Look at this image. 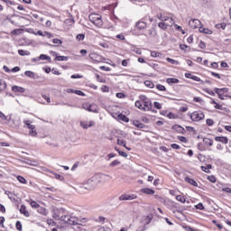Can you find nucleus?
Here are the masks:
<instances>
[{"mask_svg":"<svg viewBox=\"0 0 231 231\" xmlns=\"http://www.w3.org/2000/svg\"><path fill=\"white\" fill-rule=\"evenodd\" d=\"M122 66H124L125 68H127V66H129V60H122Z\"/></svg>","mask_w":231,"mask_h":231,"instance_id":"6e6d98bb","label":"nucleus"},{"mask_svg":"<svg viewBox=\"0 0 231 231\" xmlns=\"http://www.w3.org/2000/svg\"><path fill=\"white\" fill-rule=\"evenodd\" d=\"M56 180H60V181H62L64 180V177L60 174L53 173Z\"/></svg>","mask_w":231,"mask_h":231,"instance_id":"a18cd8bd","label":"nucleus"},{"mask_svg":"<svg viewBox=\"0 0 231 231\" xmlns=\"http://www.w3.org/2000/svg\"><path fill=\"white\" fill-rule=\"evenodd\" d=\"M12 91H14V93H24V91H26V89H24V88H23V87L13 86Z\"/></svg>","mask_w":231,"mask_h":231,"instance_id":"dca6fc26","label":"nucleus"},{"mask_svg":"<svg viewBox=\"0 0 231 231\" xmlns=\"http://www.w3.org/2000/svg\"><path fill=\"white\" fill-rule=\"evenodd\" d=\"M31 207L32 208H41V206L37 202H35V201H32L31 202Z\"/></svg>","mask_w":231,"mask_h":231,"instance_id":"79ce46f5","label":"nucleus"},{"mask_svg":"<svg viewBox=\"0 0 231 231\" xmlns=\"http://www.w3.org/2000/svg\"><path fill=\"white\" fill-rule=\"evenodd\" d=\"M135 27L137 30H145V28H147V23L139 21L135 23Z\"/></svg>","mask_w":231,"mask_h":231,"instance_id":"ddd939ff","label":"nucleus"},{"mask_svg":"<svg viewBox=\"0 0 231 231\" xmlns=\"http://www.w3.org/2000/svg\"><path fill=\"white\" fill-rule=\"evenodd\" d=\"M20 212L21 214H23L25 217H30V213L28 212V210H26V207L24 205L21 206Z\"/></svg>","mask_w":231,"mask_h":231,"instance_id":"393cba45","label":"nucleus"},{"mask_svg":"<svg viewBox=\"0 0 231 231\" xmlns=\"http://www.w3.org/2000/svg\"><path fill=\"white\" fill-rule=\"evenodd\" d=\"M166 21H170V24H171V26L174 24V19H172V17L163 15L162 23H166Z\"/></svg>","mask_w":231,"mask_h":231,"instance_id":"bb28decb","label":"nucleus"},{"mask_svg":"<svg viewBox=\"0 0 231 231\" xmlns=\"http://www.w3.org/2000/svg\"><path fill=\"white\" fill-rule=\"evenodd\" d=\"M184 228H185L186 231H196V229H194V228H192L189 226H184Z\"/></svg>","mask_w":231,"mask_h":231,"instance_id":"774afa93","label":"nucleus"},{"mask_svg":"<svg viewBox=\"0 0 231 231\" xmlns=\"http://www.w3.org/2000/svg\"><path fill=\"white\" fill-rule=\"evenodd\" d=\"M82 107L86 110V111H89L90 113H97V108H93V106L85 103L82 105Z\"/></svg>","mask_w":231,"mask_h":231,"instance_id":"4468645a","label":"nucleus"},{"mask_svg":"<svg viewBox=\"0 0 231 231\" xmlns=\"http://www.w3.org/2000/svg\"><path fill=\"white\" fill-rule=\"evenodd\" d=\"M25 77H29V79H35V73L30 70H26L24 72Z\"/></svg>","mask_w":231,"mask_h":231,"instance_id":"c85d7f7f","label":"nucleus"},{"mask_svg":"<svg viewBox=\"0 0 231 231\" xmlns=\"http://www.w3.org/2000/svg\"><path fill=\"white\" fill-rule=\"evenodd\" d=\"M70 79H82V76L79 74H74L70 77Z\"/></svg>","mask_w":231,"mask_h":231,"instance_id":"69168bd1","label":"nucleus"},{"mask_svg":"<svg viewBox=\"0 0 231 231\" xmlns=\"http://www.w3.org/2000/svg\"><path fill=\"white\" fill-rule=\"evenodd\" d=\"M216 142H220L221 143H228V138L224 136H217L215 137Z\"/></svg>","mask_w":231,"mask_h":231,"instance_id":"5701e85b","label":"nucleus"},{"mask_svg":"<svg viewBox=\"0 0 231 231\" xmlns=\"http://www.w3.org/2000/svg\"><path fill=\"white\" fill-rule=\"evenodd\" d=\"M39 59H40V60H51V58L45 54L40 55Z\"/></svg>","mask_w":231,"mask_h":231,"instance_id":"2f4dec72","label":"nucleus"},{"mask_svg":"<svg viewBox=\"0 0 231 231\" xmlns=\"http://www.w3.org/2000/svg\"><path fill=\"white\" fill-rule=\"evenodd\" d=\"M226 91H228L226 88H215V92L217 93L220 100H225V96H223V93H226Z\"/></svg>","mask_w":231,"mask_h":231,"instance_id":"f8f14e48","label":"nucleus"},{"mask_svg":"<svg viewBox=\"0 0 231 231\" xmlns=\"http://www.w3.org/2000/svg\"><path fill=\"white\" fill-rule=\"evenodd\" d=\"M5 89H6V83L3 79H0V91H5Z\"/></svg>","mask_w":231,"mask_h":231,"instance_id":"7c9ffc66","label":"nucleus"},{"mask_svg":"<svg viewBox=\"0 0 231 231\" xmlns=\"http://www.w3.org/2000/svg\"><path fill=\"white\" fill-rule=\"evenodd\" d=\"M153 106L155 109H162V104H160V102H154Z\"/></svg>","mask_w":231,"mask_h":231,"instance_id":"864d4df0","label":"nucleus"},{"mask_svg":"<svg viewBox=\"0 0 231 231\" xmlns=\"http://www.w3.org/2000/svg\"><path fill=\"white\" fill-rule=\"evenodd\" d=\"M24 125H26L27 128L30 129V134L31 136H37V131L35 130V125H32V121L30 120H24L23 121Z\"/></svg>","mask_w":231,"mask_h":231,"instance_id":"423d86ee","label":"nucleus"},{"mask_svg":"<svg viewBox=\"0 0 231 231\" xmlns=\"http://www.w3.org/2000/svg\"><path fill=\"white\" fill-rule=\"evenodd\" d=\"M84 37H85L84 34H78L76 39L77 41H84Z\"/></svg>","mask_w":231,"mask_h":231,"instance_id":"13d9d810","label":"nucleus"},{"mask_svg":"<svg viewBox=\"0 0 231 231\" xmlns=\"http://www.w3.org/2000/svg\"><path fill=\"white\" fill-rule=\"evenodd\" d=\"M88 17L91 23L95 24L97 28H101L102 24H104L100 14H92Z\"/></svg>","mask_w":231,"mask_h":231,"instance_id":"7ed1b4c3","label":"nucleus"},{"mask_svg":"<svg viewBox=\"0 0 231 231\" xmlns=\"http://www.w3.org/2000/svg\"><path fill=\"white\" fill-rule=\"evenodd\" d=\"M68 211L62 208H59L54 209L53 217L54 219H59L60 221H62V217L67 216Z\"/></svg>","mask_w":231,"mask_h":231,"instance_id":"20e7f679","label":"nucleus"},{"mask_svg":"<svg viewBox=\"0 0 231 231\" xmlns=\"http://www.w3.org/2000/svg\"><path fill=\"white\" fill-rule=\"evenodd\" d=\"M147 100H149V98H147V97H145V96H140V100H139V102H145V101H147Z\"/></svg>","mask_w":231,"mask_h":231,"instance_id":"bf43d9fd","label":"nucleus"},{"mask_svg":"<svg viewBox=\"0 0 231 231\" xmlns=\"http://www.w3.org/2000/svg\"><path fill=\"white\" fill-rule=\"evenodd\" d=\"M116 120H118V122H125L127 124V122H129V118L123 114H118L117 116L116 117Z\"/></svg>","mask_w":231,"mask_h":231,"instance_id":"2eb2a0df","label":"nucleus"},{"mask_svg":"<svg viewBox=\"0 0 231 231\" xmlns=\"http://www.w3.org/2000/svg\"><path fill=\"white\" fill-rule=\"evenodd\" d=\"M97 82H101L102 84H106V80L104 78H100V75L97 74Z\"/></svg>","mask_w":231,"mask_h":231,"instance_id":"37998d69","label":"nucleus"},{"mask_svg":"<svg viewBox=\"0 0 231 231\" xmlns=\"http://www.w3.org/2000/svg\"><path fill=\"white\" fill-rule=\"evenodd\" d=\"M109 175H106L104 173L96 174L95 176L88 179L86 182L87 187H84L87 190H93L98 183H102L104 181H107Z\"/></svg>","mask_w":231,"mask_h":231,"instance_id":"f257e3e1","label":"nucleus"},{"mask_svg":"<svg viewBox=\"0 0 231 231\" xmlns=\"http://www.w3.org/2000/svg\"><path fill=\"white\" fill-rule=\"evenodd\" d=\"M15 226L17 230H23V224H21V221H17Z\"/></svg>","mask_w":231,"mask_h":231,"instance_id":"49530a36","label":"nucleus"},{"mask_svg":"<svg viewBox=\"0 0 231 231\" xmlns=\"http://www.w3.org/2000/svg\"><path fill=\"white\" fill-rule=\"evenodd\" d=\"M179 140H180V142H182L183 143H187V138H186V137L180 136V137H179Z\"/></svg>","mask_w":231,"mask_h":231,"instance_id":"0e129e2a","label":"nucleus"},{"mask_svg":"<svg viewBox=\"0 0 231 231\" xmlns=\"http://www.w3.org/2000/svg\"><path fill=\"white\" fill-rule=\"evenodd\" d=\"M203 143H204L207 147H212V145H214V141H212V139L204 138V139H203Z\"/></svg>","mask_w":231,"mask_h":231,"instance_id":"b1692460","label":"nucleus"},{"mask_svg":"<svg viewBox=\"0 0 231 231\" xmlns=\"http://www.w3.org/2000/svg\"><path fill=\"white\" fill-rule=\"evenodd\" d=\"M177 201H180V203H185L187 200L185 199V197L181 196V195H178L176 197Z\"/></svg>","mask_w":231,"mask_h":231,"instance_id":"c9c22d12","label":"nucleus"},{"mask_svg":"<svg viewBox=\"0 0 231 231\" xmlns=\"http://www.w3.org/2000/svg\"><path fill=\"white\" fill-rule=\"evenodd\" d=\"M101 91H103V93H107V92H109V87H107V86H102V87H101Z\"/></svg>","mask_w":231,"mask_h":231,"instance_id":"09e8293b","label":"nucleus"},{"mask_svg":"<svg viewBox=\"0 0 231 231\" xmlns=\"http://www.w3.org/2000/svg\"><path fill=\"white\" fill-rule=\"evenodd\" d=\"M143 111H151V108L152 107V103L150 99L146 101H143Z\"/></svg>","mask_w":231,"mask_h":231,"instance_id":"9b49d317","label":"nucleus"},{"mask_svg":"<svg viewBox=\"0 0 231 231\" xmlns=\"http://www.w3.org/2000/svg\"><path fill=\"white\" fill-rule=\"evenodd\" d=\"M187 42H189V44H192V42H194V36L190 35L189 37H188Z\"/></svg>","mask_w":231,"mask_h":231,"instance_id":"3c124183","label":"nucleus"},{"mask_svg":"<svg viewBox=\"0 0 231 231\" xmlns=\"http://www.w3.org/2000/svg\"><path fill=\"white\" fill-rule=\"evenodd\" d=\"M144 85L146 86V88H154V83H152V81L151 80L144 81Z\"/></svg>","mask_w":231,"mask_h":231,"instance_id":"72a5a7b5","label":"nucleus"},{"mask_svg":"<svg viewBox=\"0 0 231 231\" xmlns=\"http://www.w3.org/2000/svg\"><path fill=\"white\" fill-rule=\"evenodd\" d=\"M17 180L20 183H23V185H26L28 182L26 181V179L24 177L18 175Z\"/></svg>","mask_w":231,"mask_h":231,"instance_id":"c756f323","label":"nucleus"},{"mask_svg":"<svg viewBox=\"0 0 231 231\" xmlns=\"http://www.w3.org/2000/svg\"><path fill=\"white\" fill-rule=\"evenodd\" d=\"M199 32L200 33H205L206 35H212V31H210L208 28L199 27Z\"/></svg>","mask_w":231,"mask_h":231,"instance_id":"6ab92c4d","label":"nucleus"},{"mask_svg":"<svg viewBox=\"0 0 231 231\" xmlns=\"http://www.w3.org/2000/svg\"><path fill=\"white\" fill-rule=\"evenodd\" d=\"M142 104L143 103L140 100L135 101V107H137L138 109H141V111H143V106H142Z\"/></svg>","mask_w":231,"mask_h":231,"instance_id":"f704fd0d","label":"nucleus"},{"mask_svg":"<svg viewBox=\"0 0 231 231\" xmlns=\"http://www.w3.org/2000/svg\"><path fill=\"white\" fill-rule=\"evenodd\" d=\"M208 180V181H210L211 183H216V177L214 175H209L207 178Z\"/></svg>","mask_w":231,"mask_h":231,"instance_id":"ea45409f","label":"nucleus"},{"mask_svg":"<svg viewBox=\"0 0 231 231\" xmlns=\"http://www.w3.org/2000/svg\"><path fill=\"white\" fill-rule=\"evenodd\" d=\"M206 124H207V125L212 126V125H214V120L207 119Z\"/></svg>","mask_w":231,"mask_h":231,"instance_id":"5fc2aeb1","label":"nucleus"},{"mask_svg":"<svg viewBox=\"0 0 231 231\" xmlns=\"http://www.w3.org/2000/svg\"><path fill=\"white\" fill-rule=\"evenodd\" d=\"M120 165V161L118 160H116V161H113L110 164H109V167H116Z\"/></svg>","mask_w":231,"mask_h":231,"instance_id":"58836bf2","label":"nucleus"},{"mask_svg":"<svg viewBox=\"0 0 231 231\" xmlns=\"http://www.w3.org/2000/svg\"><path fill=\"white\" fill-rule=\"evenodd\" d=\"M118 154H119V156H123V158H127V153H125L123 151H118Z\"/></svg>","mask_w":231,"mask_h":231,"instance_id":"052dcab7","label":"nucleus"},{"mask_svg":"<svg viewBox=\"0 0 231 231\" xmlns=\"http://www.w3.org/2000/svg\"><path fill=\"white\" fill-rule=\"evenodd\" d=\"M167 84H169L170 86H172V84H179L180 83V79H174V78H168L166 79Z\"/></svg>","mask_w":231,"mask_h":231,"instance_id":"aec40b11","label":"nucleus"},{"mask_svg":"<svg viewBox=\"0 0 231 231\" xmlns=\"http://www.w3.org/2000/svg\"><path fill=\"white\" fill-rule=\"evenodd\" d=\"M189 25L190 26V28H192L193 30H196V29H199L201 27V22L198 19H193V20H190L189 22Z\"/></svg>","mask_w":231,"mask_h":231,"instance_id":"6e6552de","label":"nucleus"},{"mask_svg":"<svg viewBox=\"0 0 231 231\" xmlns=\"http://www.w3.org/2000/svg\"><path fill=\"white\" fill-rule=\"evenodd\" d=\"M134 125L137 127L138 129H145V125L141 123L138 120L134 121Z\"/></svg>","mask_w":231,"mask_h":231,"instance_id":"a878e982","label":"nucleus"},{"mask_svg":"<svg viewBox=\"0 0 231 231\" xmlns=\"http://www.w3.org/2000/svg\"><path fill=\"white\" fill-rule=\"evenodd\" d=\"M141 192H143V194H148L149 196H152L155 191L152 189L143 188L141 189Z\"/></svg>","mask_w":231,"mask_h":231,"instance_id":"412c9836","label":"nucleus"},{"mask_svg":"<svg viewBox=\"0 0 231 231\" xmlns=\"http://www.w3.org/2000/svg\"><path fill=\"white\" fill-rule=\"evenodd\" d=\"M19 55L22 57H24V55H30V51H24V50H19L18 51Z\"/></svg>","mask_w":231,"mask_h":231,"instance_id":"473e14b6","label":"nucleus"},{"mask_svg":"<svg viewBox=\"0 0 231 231\" xmlns=\"http://www.w3.org/2000/svg\"><path fill=\"white\" fill-rule=\"evenodd\" d=\"M54 60L58 61V62H62V61H67L69 60L68 56H57Z\"/></svg>","mask_w":231,"mask_h":231,"instance_id":"cd10ccee","label":"nucleus"},{"mask_svg":"<svg viewBox=\"0 0 231 231\" xmlns=\"http://www.w3.org/2000/svg\"><path fill=\"white\" fill-rule=\"evenodd\" d=\"M160 55H162V53H160L156 51H151V57H153L154 59H156V57H160Z\"/></svg>","mask_w":231,"mask_h":231,"instance_id":"4c0bfd02","label":"nucleus"},{"mask_svg":"<svg viewBox=\"0 0 231 231\" xmlns=\"http://www.w3.org/2000/svg\"><path fill=\"white\" fill-rule=\"evenodd\" d=\"M151 221H152V215L145 216L143 218V225H149V223H151Z\"/></svg>","mask_w":231,"mask_h":231,"instance_id":"4be33fe9","label":"nucleus"},{"mask_svg":"<svg viewBox=\"0 0 231 231\" xmlns=\"http://www.w3.org/2000/svg\"><path fill=\"white\" fill-rule=\"evenodd\" d=\"M196 208L198 210H204L205 209V206H203L202 203H199L197 206H196Z\"/></svg>","mask_w":231,"mask_h":231,"instance_id":"de8ad7c7","label":"nucleus"},{"mask_svg":"<svg viewBox=\"0 0 231 231\" xmlns=\"http://www.w3.org/2000/svg\"><path fill=\"white\" fill-rule=\"evenodd\" d=\"M88 57L91 60H94V62H102V56L96 52L90 53Z\"/></svg>","mask_w":231,"mask_h":231,"instance_id":"9d476101","label":"nucleus"},{"mask_svg":"<svg viewBox=\"0 0 231 231\" xmlns=\"http://www.w3.org/2000/svg\"><path fill=\"white\" fill-rule=\"evenodd\" d=\"M61 221L67 223V225H80L79 217L73 216V214L67 213L64 217H61Z\"/></svg>","mask_w":231,"mask_h":231,"instance_id":"f03ea898","label":"nucleus"},{"mask_svg":"<svg viewBox=\"0 0 231 231\" xmlns=\"http://www.w3.org/2000/svg\"><path fill=\"white\" fill-rule=\"evenodd\" d=\"M190 119L193 122H200V120H205V114L201 111H195L190 115Z\"/></svg>","mask_w":231,"mask_h":231,"instance_id":"39448f33","label":"nucleus"},{"mask_svg":"<svg viewBox=\"0 0 231 231\" xmlns=\"http://www.w3.org/2000/svg\"><path fill=\"white\" fill-rule=\"evenodd\" d=\"M138 196L132 194V195H127V194H123L119 197V201H132V199H136Z\"/></svg>","mask_w":231,"mask_h":231,"instance_id":"0eeeda50","label":"nucleus"},{"mask_svg":"<svg viewBox=\"0 0 231 231\" xmlns=\"http://www.w3.org/2000/svg\"><path fill=\"white\" fill-rule=\"evenodd\" d=\"M184 181H186V183H189V185H192L193 187H198V182L194 180V179L185 177Z\"/></svg>","mask_w":231,"mask_h":231,"instance_id":"a211bd4d","label":"nucleus"},{"mask_svg":"<svg viewBox=\"0 0 231 231\" xmlns=\"http://www.w3.org/2000/svg\"><path fill=\"white\" fill-rule=\"evenodd\" d=\"M149 34L152 36V37H156V30L154 29H150L149 30Z\"/></svg>","mask_w":231,"mask_h":231,"instance_id":"c03bdc74","label":"nucleus"},{"mask_svg":"<svg viewBox=\"0 0 231 231\" xmlns=\"http://www.w3.org/2000/svg\"><path fill=\"white\" fill-rule=\"evenodd\" d=\"M79 125L82 129H89V127H93V125H95V121H81Z\"/></svg>","mask_w":231,"mask_h":231,"instance_id":"1a4fd4ad","label":"nucleus"},{"mask_svg":"<svg viewBox=\"0 0 231 231\" xmlns=\"http://www.w3.org/2000/svg\"><path fill=\"white\" fill-rule=\"evenodd\" d=\"M159 28L162 30H167L169 27L172 26L171 23L160 22L158 23Z\"/></svg>","mask_w":231,"mask_h":231,"instance_id":"f3484780","label":"nucleus"},{"mask_svg":"<svg viewBox=\"0 0 231 231\" xmlns=\"http://www.w3.org/2000/svg\"><path fill=\"white\" fill-rule=\"evenodd\" d=\"M76 95H79V97H85L86 94H84V92L80 91V90H75L74 92Z\"/></svg>","mask_w":231,"mask_h":231,"instance_id":"4d7b16f0","label":"nucleus"},{"mask_svg":"<svg viewBox=\"0 0 231 231\" xmlns=\"http://www.w3.org/2000/svg\"><path fill=\"white\" fill-rule=\"evenodd\" d=\"M171 149H180V145H178V144H176V143H172L171 145Z\"/></svg>","mask_w":231,"mask_h":231,"instance_id":"338daca9","label":"nucleus"},{"mask_svg":"<svg viewBox=\"0 0 231 231\" xmlns=\"http://www.w3.org/2000/svg\"><path fill=\"white\" fill-rule=\"evenodd\" d=\"M180 49L182 50V51H189V50H190V47L186 44H180Z\"/></svg>","mask_w":231,"mask_h":231,"instance_id":"e433bc0d","label":"nucleus"},{"mask_svg":"<svg viewBox=\"0 0 231 231\" xmlns=\"http://www.w3.org/2000/svg\"><path fill=\"white\" fill-rule=\"evenodd\" d=\"M201 171L207 172V174H210V170L207 166H201Z\"/></svg>","mask_w":231,"mask_h":231,"instance_id":"603ef678","label":"nucleus"},{"mask_svg":"<svg viewBox=\"0 0 231 231\" xmlns=\"http://www.w3.org/2000/svg\"><path fill=\"white\" fill-rule=\"evenodd\" d=\"M222 192H226L227 194H231V189L230 188H223Z\"/></svg>","mask_w":231,"mask_h":231,"instance_id":"680f3d73","label":"nucleus"},{"mask_svg":"<svg viewBox=\"0 0 231 231\" xmlns=\"http://www.w3.org/2000/svg\"><path fill=\"white\" fill-rule=\"evenodd\" d=\"M117 145H125V141L122 139H117Z\"/></svg>","mask_w":231,"mask_h":231,"instance_id":"e2e57ef3","label":"nucleus"},{"mask_svg":"<svg viewBox=\"0 0 231 231\" xmlns=\"http://www.w3.org/2000/svg\"><path fill=\"white\" fill-rule=\"evenodd\" d=\"M167 62H171V64H179V62L175 60H172L171 58L166 59Z\"/></svg>","mask_w":231,"mask_h":231,"instance_id":"8fccbe9b","label":"nucleus"},{"mask_svg":"<svg viewBox=\"0 0 231 231\" xmlns=\"http://www.w3.org/2000/svg\"><path fill=\"white\" fill-rule=\"evenodd\" d=\"M156 88H157V89H159V91H166L167 90V88L163 85L158 84V85H156Z\"/></svg>","mask_w":231,"mask_h":231,"instance_id":"a19ab883","label":"nucleus"}]
</instances>
